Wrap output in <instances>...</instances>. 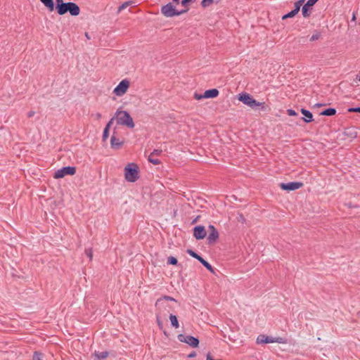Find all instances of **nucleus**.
<instances>
[{"instance_id":"obj_1","label":"nucleus","mask_w":360,"mask_h":360,"mask_svg":"<svg viewBox=\"0 0 360 360\" xmlns=\"http://www.w3.org/2000/svg\"><path fill=\"white\" fill-rule=\"evenodd\" d=\"M56 1V10L57 13L63 15L68 12L72 16H77L80 13L79 6L74 2L65 3L63 0Z\"/></svg>"},{"instance_id":"obj_2","label":"nucleus","mask_w":360,"mask_h":360,"mask_svg":"<svg viewBox=\"0 0 360 360\" xmlns=\"http://www.w3.org/2000/svg\"><path fill=\"white\" fill-rule=\"evenodd\" d=\"M115 117L117 124L126 126L129 129L134 127V120L127 111L117 110L115 112Z\"/></svg>"},{"instance_id":"obj_3","label":"nucleus","mask_w":360,"mask_h":360,"mask_svg":"<svg viewBox=\"0 0 360 360\" xmlns=\"http://www.w3.org/2000/svg\"><path fill=\"white\" fill-rule=\"evenodd\" d=\"M238 100L253 109L256 108L257 107H260L261 110H266V109L265 103L258 102L253 98L252 96L245 92L239 94Z\"/></svg>"},{"instance_id":"obj_4","label":"nucleus","mask_w":360,"mask_h":360,"mask_svg":"<svg viewBox=\"0 0 360 360\" xmlns=\"http://www.w3.org/2000/svg\"><path fill=\"white\" fill-rule=\"evenodd\" d=\"M139 168L136 163H129L124 167V178L129 182H135L139 178Z\"/></svg>"},{"instance_id":"obj_5","label":"nucleus","mask_w":360,"mask_h":360,"mask_svg":"<svg viewBox=\"0 0 360 360\" xmlns=\"http://www.w3.org/2000/svg\"><path fill=\"white\" fill-rule=\"evenodd\" d=\"M188 12V9L178 11L172 3H168L161 8V13L166 18L179 16Z\"/></svg>"},{"instance_id":"obj_6","label":"nucleus","mask_w":360,"mask_h":360,"mask_svg":"<svg viewBox=\"0 0 360 360\" xmlns=\"http://www.w3.org/2000/svg\"><path fill=\"white\" fill-rule=\"evenodd\" d=\"M77 169L73 166H67L63 167L57 171H56L53 175L54 179H61L65 176L66 175H75L76 174Z\"/></svg>"},{"instance_id":"obj_7","label":"nucleus","mask_w":360,"mask_h":360,"mask_svg":"<svg viewBox=\"0 0 360 360\" xmlns=\"http://www.w3.org/2000/svg\"><path fill=\"white\" fill-rule=\"evenodd\" d=\"M177 338L179 341L186 343L193 348H196L199 345L200 342L198 338L192 335L179 334L178 335Z\"/></svg>"},{"instance_id":"obj_8","label":"nucleus","mask_w":360,"mask_h":360,"mask_svg":"<svg viewBox=\"0 0 360 360\" xmlns=\"http://www.w3.org/2000/svg\"><path fill=\"white\" fill-rule=\"evenodd\" d=\"M129 85L130 83L127 79H123L114 89L113 93L117 96H122L127 92Z\"/></svg>"},{"instance_id":"obj_9","label":"nucleus","mask_w":360,"mask_h":360,"mask_svg":"<svg viewBox=\"0 0 360 360\" xmlns=\"http://www.w3.org/2000/svg\"><path fill=\"white\" fill-rule=\"evenodd\" d=\"M280 188L283 191H292L297 190L303 186L302 182L292 181L288 183H281L279 184Z\"/></svg>"},{"instance_id":"obj_10","label":"nucleus","mask_w":360,"mask_h":360,"mask_svg":"<svg viewBox=\"0 0 360 360\" xmlns=\"http://www.w3.org/2000/svg\"><path fill=\"white\" fill-rule=\"evenodd\" d=\"M319 0H308L302 8V14L304 18H309L313 10V6Z\"/></svg>"},{"instance_id":"obj_11","label":"nucleus","mask_w":360,"mask_h":360,"mask_svg":"<svg viewBox=\"0 0 360 360\" xmlns=\"http://www.w3.org/2000/svg\"><path fill=\"white\" fill-rule=\"evenodd\" d=\"M209 235L207 236V244L212 245L217 242L219 238V232L214 225L208 226Z\"/></svg>"},{"instance_id":"obj_12","label":"nucleus","mask_w":360,"mask_h":360,"mask_svg":"<svg viewBox=\"0 0 360 360\" xmlns=\"http://www.w3.org/2000/svg\"><path fill=\"white\" fill-rule=\"evenodd\" d=\"M257 343H273V342H278V343H283L282 338H274L272 337L266 336L264 335H260L257 338Z\"/></svg>"},{"instance_id":"obj_13","label":"nucleus","mask_w":360,"mask_h":360,"mask_svg":"<svg viewBox=\"0 0 360 360\" xmlns=\"http://www.w3.org/2000/svg\"><path fill=\"white\" fill-rule=\"evenodd\" d=\"M115 129L116 128L114 129L112 135L110 139V146L114 150H118L122 147L124 142L123 140H120V139L116 137L117 132Z\"/></svg>"},{"instance_id":"obj_14","label":"nucleus","mask_w":360,"mask_h":360,"mask_svg":"<svg viewBox=\"0 0 360 360\" xmlns=\"http://www.w3.org/2000/svg\"><path fill=\"white\" fill-rule=\"evenodd\" d=\"M207 235L206 230L203 226H196L193 229V236L196 240H202L205 238Z\"/></svg>"},{"instance_id":"obj_15","label":"nucleus","mask_w":360,"mask_h":360,"mask_svg":"<svg viewBox=\"0 0 360 360\" xmlns=\"http://www.w3.org/2000/svg\"><path fill=\"white\" fill-rule=\"evenodd\" d=\"M162 153V150L161 149L153 150V151L150 154L148 157V161L155 165H160L161 163L160 160L155 158L154 155H160Z\"/></svg>"},{"instance_id":"obj_16","label":"nucleus","mask_w":360,"mask_h":360,"mask_svg":"<svg viewBox=\"0 0 360 360\" xmlns=\"http://www.w3.org/2000/svg\"><path fill=\"white\" fill-rule=\"evenodd\" d=\"M300 111L301 113L304 115V117H302L301 120H302L304 122L309 123L314 120L313 115L309 110L304 108H301Z\"/></svg>"},{"instance_id":"obj_17","label":"nucleus","mask_w":360,"mask_h":360,"mask_svg":"<svg viewBox=\"0 0 360 360\" xmlns=\"http://www.w3.org/2000/svg\"><path fill=\"white\" fill-rule=\"evenodd\" d=\"M344 135L350 139H355L357 136V131L354 127L345 129Z\"/></svg>"},{"instance_id":"obj_18","label":"nucleus","mask_w":360,"mask_h":360,"mask_svg":"<svg viewBox=\"0 0 360 360\" xmlns=\"http://www.w3.org/2000/svg\"><path fill=\"white\" fill-rule=\"evenodd\" d=\"M219 94V92L218 89H211L206 90L203 94V96L205 98H214L217 97Z\"/></svg>"},{"instance_id":"obj_19","label":"nucleus","mask_w":360,"mask_h":360,"mask_svg":"<svg viewBox=\"0 0 360 360\" xmlns=\"http://www.w3.org/2000/svg\"><path fill=\"white\" fill-rule=\"evenodd\" d=\"M95 360H103L105 359L108 356L109 353L107 351L104 352H95L94 354Z\"/></svg>"},{"instance_id":"obj_20","label":"nucleus","mask_w":360,"mask_h":360,"mask_svg":"<svg viewBox=\"0 0 360 360\" xmlns=\"http://www.w3.org/2000/svg\"><path fill=\"white\" fill-rule=\"evenodd\" d=\"M336 109L335 108H326L325 110H323V111H321L320 112V115H323V116H333L336 114Z\"/></svg>"},{"instance_id":"obj_21","label":"nucleus","mask_w":360,"mask_h":360,"mask_svg":"<svg viewBox=\"0 0 360 360\" xmlns=\"http://www.w3.org/2000/svg\"><path fill=\"white\" fill-rule=\"evenodd\" d=\"M41 2L49 9V11H53L56 6L53 0H40Z\"/></svg>"},{"instance_id":"obj_22","label":"nucleus","mask_w":360,"mask_h":360,"mask_svg":"<svg viewBox=\"0 0 360 360\" xmlns=\"http://www.w3.org/2000/svg\"><path fill=\"white\" fill-rule=\"evenodd\" d=\"M198 261L211 273L214 274V269L212 266V265L207 262L205 259H204L202 257H200V259Z\"/></svg>"},{"instance_id":"obj_23","label":"nucleus","mask_w":360,"mask_h":360,"mask_svg":"<svg viewBox=\"0 0 360 360\" xmlns=\"http://www.w3.org/2000/svg\"><path fill=\"white\" fill-rule=\"evenodd\" d=\"M162 300L173 301V302H177V300H175L174 297H170L169 295H163L157 300V301L155 302V307H158Z\"/></svg>"},{"instance_id":"obj_24","label":"nucleus","mask_w":360,"mask_h":360,"mask_svg":"<svg viewBox=\"0 0 360 360\" xmlns=\"http://www.w3.org/2000/svg\"><path fill=\"white\" fill-rule=\"evenodd\" d=\"M169 320L171 321V325L174 328H178L179 327V321H178V319H177V316L176 315H174V314H171L169 315Z\"/></svg>"},{"instance_id":"obj_25","label":"nucleus","mask_w":360,"mask_h":360,"mask_svg":"<svg viewBox=\"0 0 360 360\" xmlns=\"http://www.w3.org/2000/svg\"><path fill=\"white\" fill-rule=\"evenodd\" d=\"M304 1H305V0H298L297 1H296L294 4V8H293V10L295 11H296L297 13H298L299 11H300V8H301L302 6L304 5Z\"/></svg>"},{"instance_id":"obj_26","label":"nucleus","mask_w":360,"mask_h":360,"mask_svg":"<svg viewBox=\"0 0 360 360\" xmlns=\"http://www.w3.org/2000/svg\"><path fill=\"white\" fill-rule=\"evenodd\" d=\"M321 37V32L317 30H314L312 36L310 37V41H314L319 39Z\"/></svg>"},{"instance_id":"obj_27","label":"nucleus","mask_w":360,"mask_h":360,"mask_svg":"<svg viewBox=\"0 0 360 360\" xmlns=\"http://www.w3.org/2000/svg\"><path fill=\"white\" fill-rule=\"evenodd\" d=\"M297 13L293 9L288 12V13L283 15L281 18L283 20H286L288 18H294Z\"/></svg>"},{"instance_id":"obj_28","label":"nucleus","mask_w":360,"mask_h":360,"mask_svg":"<svg viewBox=\"0 0 360 360\" xmlns=\"http://www.w3.org/2000/svg\"><path fill=\"white\" fill-rule=\"evenodd\" d=\"M196 0H181V4L184 7V9L189 11V6L191 4L195 2Z\"/></svg>"},{"instance_id":"obj_29","label":"nucleus","mask_w":360,"mask_h":360,"mask_svg":"<svg viewBox=\"0 0 360 360\" xmlns=\"http://www.w3.org/2000/svg\"><path fill=\"white\" fill-rule=\"evenodd\" d=\"M186 252L190 255L192 257L196 259H200V257H201L200 255H199L198 253H196L195 251H193V250L191 249H188L186 250Z\"/></svg>"},{"instance_id":"obj_30","label":"nucleus","mask_w":360,"mask_h":360,"mask_svg":"<svg viewBox=\"0 0 360 360\" xmlns=\"http://www.w3.org/2000/svg\"><path fill=\"white\" fill-rule=\"evenodd\" d=\"M109 133H110V129L105 127L103 129V136H102V141L103 142H105L107 141V139L109 137Z\"/></svg>"},{"instance_id":"obj_31","label":"nucleus","mask_w":360,"mask_h":360,"mask_svg":"<svg viewBox=\"0 0 360 360\" xmlns=\"http://www.w3.org/2000/svg\"><path fill=\"white\" fill-rule=\"evenodd\" d=\"M167 264L172 265H177L178 260L176 257L170 256L167 258Z\"/></svg>"},{"instance_id":"obj_32","label":"nucleus","mask_w":360,"mask_h":360,"mask_svg":"<svg viewBox=\"0 0 360 360\" xmlns=\"http://www.w3.org/2000/svg\"><path fill=\"white\" fill-rule=\"evenodd\" d=\"M214 2V0H202L201 1V6L203 8H206L210 6L211 4H212Z\"/></svg>"},{"instance_id":"obj_33","label":"nucleus","mask_w":360,"mask_h":360,"mask_svg":"<svg viewBox=\"0 0 360 360\" xmlns=\"http://www.w3.org/2000/svg\"><path fill=\"white\" fill-rule=\"evenodd\" d=\"M41 356H42V353H41L39 352H37V351H35L33 353L32 359V360H41Z\"/></svg>"},{"instance_id":"obj_34","label":"nucleus","mask_w":360,"mask_h":360,"mask_svg":"<svg viewBox=\"0 0 360 360\" xmlns=\"http://www.w3.org/2000/svg\"><path fill=\"white\" fill-rule=\"evenodd\" d=\"M132 2L131 1H126L123 3L121 6L118 8V12H120L121 11L126 8L127 6H129Z\"/></svg>"},{"instance_id":"obj_35","label":"nucleus","mask_w":360,"mask_h":360,"mask_svg":"<svg viewBox=\"0 0 360 360\" xmlns=\"http://www.w3.org/2000/svg\"><path fill=\"white\" fill-rule=\"evenodd\" d=\"M85 253L86 256L89 258L90 260L92 259L93 257V250L92 248H86L85 249Z\"/></svg>"},{"instance_id":"obj_36","label":"nucleus","mask_w":360,"mask_h":360,"mask_svg":"<svg viewBox=\"0 0 360 360\" xmlns=\"http://www.w3.org/2000/svg\"><path fill=\"white\" fill-rule=\"evenodd\" d=\"M116 119V117H115V115L108 121V122L105 125V128H108L109 129H110L113 122H114V120Z\"/></svg>"},{"instance_id":"obj_37","label":"nucleus","mask_w":360,"mask_h":360,"mask_svg":"<svg viewBox=\"0 0 360 360\" xmlns=\"http://www.w3.org/2000/svg\"><path fill=\"white\" fill-rule=\"evenodd\" d=\"M347 111L349 112H359V113H360V107L349 108H348Z\"/></svg>"},{"instance_id":"obj_38","label":"nucleus","mask_w":360,"mask_h":360,"mask_svg":"<svg viewBox=\"0 0 360 360\" xmlns=\"http://www.w3.org/2000/svg\"><path fill=\"white\" fill-rule=\"evenodd\" d=\"M287 114L289 116H297V113L293 109H288Z\"/></svg>"},{"instance_id":"obj_39","label":"nucleus","mask_w":360,"mask_h":360,"mask_svg":"<svg viewBox=\"0 0 360 360\" xmlns=\"http://www.w3.org/2000/svg\"><path fill=\"white\" fill-rule=\"evenodd\" d=\"M157 323L160 329H162L163 328V323L162 321L160 319V317L157 316Z\"/></svg>"},{"instance_id":"obj_40","label":"nucleus","mask_w":360,"mask_h":360,"mask_svg":"<svg viewBox=\"0 0 360 360\" xmlns=\"http://www.w3.org/2000/svg\"><path fill=\"white\" fill-rule=\"evenodd\" d=\"M194 98L196 99V100H200L202 98H205L204 96H203V94H197V93H195L194 94Z\"/></svg>"},{"instance_id":"obj_41","label":"nucleus","mask_w":360,"mask_h":360,"mask_svg":"<svg viewBox=\"0 0 360 360\" xmlns=\"http://www.w3.org/2000/svg\"><path fill=\"white\" fill-rule=\"evenodd\" d=\"M91 116L95 117L97 120H99L102 117V115L100 112L92 114Z\"/></svg>"},{"instance_id":"obj_42","label":"nucleus","mask_w":360,"mask_h":360,"mask_svg":"<svg viewBox=\"0 0 360 360\" xmlns=\"http://www.w3.org/2000/svg\"><path fill=\"white\" fill-rule=\"evenodd\" d=\"M196 356V352L193 351L191 352L188 355V358H194Z\"/></svg>"},{"instance_id":"obj_43","label":"nucleus","mask_w":360,"mask_h":360,"mask_svg":"<svg viewBox=\"0 0 360 360\" xmlns=\"http://www.w3.org/2000/svg\"><path fill=\"white\" fill-rule=\"evenodd\" d=\"M34 114H35V112H34V111H33V110H30V112H28V113H27V117H33V116L34 115Z\"/></svg>"},{"instance_id":"obj_44","label":"nucleus","mask_w":360,"mask_h":360,"mask_svg":"<svg viewBox=\"0 0 360 360\" xmlns=\"http://www.w3.org/2000/svg\"><path fill=\"white\" fill-rule=\"evenodd\" d=\"M356 22V13H353V15H352V18L351 20V22Z\"/></svg>"},{"instance_id":"obj_45","label":"nucleus","mask_w":360,"mask_h":360,"mask_svg":"<svg viewBox=\"0 0 360 360\" xmlns=\"http://www.w3.org/2000/svg\"><path fill=\"white\" fill-rule=\"evenodd\" d=\"M326 105V104H323V103H316V104H315V105H314V106H315V107H318V108H319V107L323 106V105Z\"/></svg>"},{"instance_id":"obj_46","label":"nucleus","mask_w":360,"mask_h":360,"mask_svg":"<svg viewBox=\"0 0 360 360\" xmlns=\"http://www.w3.org/2000/svg\"><path fill=\"white\" fill-rule=\"evenodd\" d=\"M172 1L176 4H179L180 3V0H172Z\"/></svg>"},{"instance_id":"obj_47","label":"nucleus","mask_w":360,"mask_h":360,"mask_svg":"<svg viewBox=\"0 0 360 360\" xmlns=\"http://www.w3.org/2000/svg\"><path fill=\"white\" fill-rule=\"evenodd\" d=\"M348 207H349V208L356 207V206L352 205L351 203L348 204Z\"/></svg>"},{"instance_id":"obj_48","label":"nucleus","mask_w":360,"mask_h":360,"mask_svg":"<svg viewBox=\"0 0 360 360\" xmlns=\"http://www.w3.org/2000/svg\"><path fill=\"white\" fill-rule=\"evenodd\" d=\"M85 37H86L88 39H90V37H89V33H88V32H85Z\"/></svg>"},{"instance_id":"obj_49","label":"nucleus","mask_w":360,"mask_h":360,"mask_svg":"<svg viewBox=\"0 0 360 360\" xmlns=\"http://www.w3.org/2000/svg\"><path fill=\"white\" fill-rule=\"evenodd\" d=\"M196 221H197V219H194L192 223L193 224V223H195Z\"/></svg>"}]
</instances>
